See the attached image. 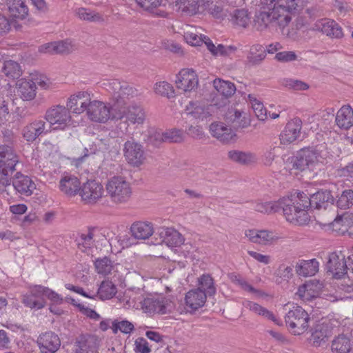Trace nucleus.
Wrapping results in <instances>:
<instances>
[{
  "label": "nucleus",
  "instance_id": "nucleus-1",
  "mask_svg": "<svg viewBox=\"0 0 353 353\" xmlns=\"http://www.w3.org/2000/svg\"><path fill=\"white\" fill-rule=\"evenodd\" d=\"M105 89L112 95L113 119H125L128 125L143 124L146 114L141 105L131 101L138 95V91L125 81L112 79L104 83Z\"/></svg>",
  "mask_w": 353,
  "mask_h": 353
},
{
  "label": "nucleus",
  "instance_id": "nucleus-2",
  "mask_svg": "<svg viewBox=\"0 0 353 353\" xmlns=\"http://www.w3.org/2000/svg\"><path fill=\"white\" fill-rule=\"evenodd\" d=\"M323 151L317 148L302 149L296 157H288L285 162L284 174L289 172L291 174H297L299 171L314 170L324 161Z\"/></svg>",
  "mask_w": 353,
  "mask_h": 353
},
{
  "label": "nucleus",
  "instance_id": "nucleus-3",
  "mask_svg": "<svg viewBox=\"0 0 353 353\" xmlns=\"http://www.w3.org/2000/svg\"><path fill=\"white\" fill-rule=\"evenodd\" d=\"M292 20L290 13L283 7L274 4L268 11H261L255 16L254 25L257 30H263L270 26L279 28L283 35H288L285 28Z\"/></svg>",
  "mask_w": 353,
  "mask_h": 353
},
{
  "label": "nucleus",
  "instance_id": "nucleus-4",
  "mask_svg": "<svg viewBox=\"0 0 353 353\" xmlns=\"http://www.w3.org/2000/svg\"><path fill=\"white\" fill-rule=\"evenodd\" d=\"M105 190L110 201L116 205L127 203L131 199V184L122 176H114L106 182Z\"/></svg>",
  "mask_w": 353,
  "mask_h": 353
},
{
  "label": "nucleus",
  "instance_id": "nucleus-5",
  "mask_svg": "<svg viewBox=\"0 0 353 353\" xmlns=\"http://www.w3.org/2000/svg\"><path fill=\"white\" fill-rule=\"evenodd\" d=\"M280 209H283V214L286 220L294 225H303L310 221V216L307 212L308 208L303 205V202L298 198V194L294 200L283 198L280 200Z\"/></svg>",
  "mask_w": 353,
  "mask_h": 353
},
{
  "label": "nucleus",
  "instance_id": "nucleus-6",
  "mask_svg": "<svg viewBox=\"0 0 353 353\" xmlns=\"http://www.w3.org/2000/svg\"><path fill=\"white\" fill-rule=\"evenodd\" d=\"M184 39L188 44L192 46H200L205 44L209 51L216 56L228 55L235 50L234 47L230 46H225L219 44L215 46L208 37L201 34L197 28L193 27L187 26L184 32Z\"/></svg>",
  "mask_w": 353,
  "mask_h": 353
},
{
  "label": "nucleus",
  "instance_id": "nucleus-7",
  "mask_svg": "<svg viewBox=\"0 0 353 353\" xmlns=\"http://www.w3.org/2000/svg\"><path fill=\"white\" fill-rule=\"evenodd\" d=\"M309 314L300 306H294L285 316L286 325L294 335L304 333L308 328Z\"/></svg>",
  "mask_w": 353,
  "mask_h": 353
},
{
  "label": "nucleus",
  "instance_id": "nucleus-8",
  "mask_svg": "<svg viewBox=\"0 0 353 353\" xmlns=\"http://www.w3.org/2000/svg\"><path fill=\"white\" fill-rule=\"evenodd\" d=\"M86 114L90 121L96 123H105L109 120H114L112 99H111V105L102 101L90 99Z\"/></svg>",
  "mask_w": 353,
  "mask_h": 353
},
{
  "label": "nucleus",
  "instance_id": "nucleus-9",
  "mask_svg": "<svg viewBox=\"0 0 353 353\" xmlns=\"http://www.w3.org/2000/svg\"><path fill=\"white\" fill-rule=\"evenodd\" d=\"M339 323L335 319H323L312 329L310 341L314 347L325 345L338 327Z\"/></svg>",
  "mask_w": 353,
  "mask_h": 353
},
{
  "label": "nucleus",
  "instance_id": "nucleus-10",
  "mask_svg": "<svg viewBox=\"0 0 353 353\" xmlns=\"http://www.w3.org/2000/svg\"><path fill=\"white\" fill-rule=\"evenodd\" d=\"M141 308L145 313L166 314L171 312L174 305L170 299L163 296H150L144 298L141 302Z\"/></svg>",
  "mask_w": 353,
  "mask_h": 353
},
{
  "label": "nucleus",
  "instance_id": "nucleus-11",
  "mask_svg": "<svg viewBox=\"0 0 353 353\" xmlns=\"http://www.w3.org/2000/svg\"><path fill=\"white\" fill-rule=\"evenodd\" d=\"M123 154L126 162L133 168H139L146 161L144 147L134 139L125 141L123 146Z\"/></svg>",
  "mask_w": 353,
  "mask_h": 353
},
{
  "label": "nucleus",
  "instance_id": "nucleus-12",
  "mask_svg": "<svg viewBox=\"0 0 353 353\" xmlns=\"http://www.w3.org/2000/svg\"><path fill=\"white\" fill-rule=\"evenodd\" d=\"M45 119L53 130H64L72 120L68 109L60 105L50 108L46 112Z\"/></svg>",
  "mask_w": 353,
  "mask_h": 353
},
{
  "label": "nucleus",
  "instance_id": "nucleus-13",
  "mask_svg": "<svg viewBox=\"0 0 353 353\" xmlns=\"http://www.w3.org/2000/svg\"><path fill=\"white\" fill-rule=\"evenodd\" d=\"M299 199L303 202L305 208L314 207L316 209H326L333 205L334 197L328 190H321L309 197L304 192H298Z\"/></svg>",
  "mask_w": 353,
  "mask_h": 353
},
{
  "label": "nucleus",
  "instance_id": "nucleus-14",
  "mask_svg": "<svg viewBox=\"0 0 353 353\" xmlns=\"http://www.w3.org/2000/svg\"><path fill=\"white\" fill-rule=\"evenodd\" d=\"M176 87L184 94L195 91L199 85L196 73L192 69H183L177 75Z\"/></svg>",
  "mask_w": 353,
  "mask_h": 353
},
{
  "label": "nucleus",
  "instance_id": "nucleus-15",
  "mask_svg": "<svg viewBox=\"0 0 353 353\" xmlns=\"http://www.w3.org/2000/svg\"><path fill=\"white\" fill-rule=\"evenodd\" d=\"M245 235L250 242L261 245H272L280 239L274 232L265 230H246Z\"/></svg>",
  "mask_w": 353,
  "mask_h": 353
},
{
  "label": "nucleus",
  "instance_id": "nucleus-16",
  "mask_svg": "<svg viewBox=\"0 0 353 353\" xmlns=\"http://www.w3.org/2000/svg\"><path fill=\"white\" fill-rule=\"evenodd\" d=\"M91 94L88 91H79L72 94L67 100L66 108L74 114H80L86 112Z\"/></svg>",
  "mask_w": 353,
  "mask_h": 353
},
{
  "label": "nucleus",
  "instance_id": "nucleus-17",
  "mask_svg": "<svg viewBox=\"0 0 353 353\" xmlns=\"http://www.w3.org/2000/svg\"><path fill=\"white\" fill-rule=\"evenodd\" d=\"M81 199L86 203H96L103 194V185L95 180L83 183L79 191Z\"/></svg>",
  "mask_w": 353,
  "mask_h": 353
},
{
  "label": "nucleus",
  "instance_id": "nucleus-18",
  "mask_svg": "<svg viewBox=\"0 0 353 353\" xmlns=\"http://www.w3.org/2000/svg\"><path fill=\"white\" fill-rule=\"evenodd\" d=\"M37 343L41 353H55L61 346V340L57 334L49 331L40 334Z\"/></svg>",
  "mask_w": 353,
  "mask_h": 353
},
{
  "label": "nucleus",
  "instance_id": "nucleus-19",
  "mask_svg": "<svg viewBox=\"0 0 353 353\" xmlns=\"http://www.w3.org/2000/svg\"><path fill=\"white\" fill-rule=\"evenodd\" d=\"M323 288V283L320 281L316 279L310 280L299 286L296 295L303 301H310L319 296Z\"/></svg>",
  "mask_w": 353,
  "mask_h": 353
},
{
  "label": "nucleus",
  "instance_id": "nucleus-20",
  "mask_svg": "<svg viewBox=\"0 0 353 353\" xmlns=\"http://www.w3.org/2000/svg\"><path fill=\"white\" fill-rule=\"evenodd\" d=\"M327 268L333 277L340 279L347 272L345 255L341 252H333L329 255Z\"/></svg>",
  "mask_w": 353,
  "mask_h": 353
},
{
  "label": "nucleus",
  "instance_id": "nucleus-21",
  "mask_svg": "<svg viewBox=\"0 0 353 353\" xmlns=\"http://www.w3.org/2000/svg\"><path fill=\"white\" fill-rule=\"evenodd\" d=\"M211 105H205L199 101H190L186 105L185 113L187 116L196 121H203L212 115Z\"/></svg>",
  "mask_w": 353,
  "mask_h": 353
},
{
  "label": "nucleus",
  "instance_id": "nucleus-22",
  "mask_svg": "<svg viewBox=\"0 0 353 353\" xmlns=\"http://www.w3.org/2000/svg\"><path fill=\"white\" fill-rule=\"evenodd\" d=\"M302 121L299 118L290 121L280 134L281 143L289 145L294 142L300 136Z\"/></svg>",
  "mask_w": 353,
  "mask_h": 353
},
{
  "label": "nucleus",
  "instance_id": "nucleus-23",
  "mask_svg": "<svg viewBox=\"0 0 353 353\" xmlns=\"http://www.w3.org/2000/svg\"><path fill=\"white\" fill-rule=\"evenodd\" d=\"M313 29L331 37L339 39L343 36L341 27L334 20L328 19H322L317 21L314 23Z\"/></svg>",
  "mask_w": 353,
  "mask_h": 353
},
{
  "label": "nucleus",
  "instance_id": "nucleus-24",
  "mask_svg": "<svg viewBox=\"0 0 353 353\" xmlns=\"http://www.w3.org/2000/svg\"><path fill=\"white\" fill-rule=\"evenodd\" d=\"M176 9L188 16L205 13L203 0H176Z\"/></svg>",
  "mask_w": 353,
  "mask_h": 353
},
{
  "label": "nucleus",
  "instance_id": "nucleus-25",
  "mask_svg": "<svg viewBox=\"0 0 353 353\" xmlns=\"http://www.w3.org/2000/svg\"><path fill=\"white\" fill-rule=\"evenodd\" d=\"M44 133H46V122L41 119L31 121L26 125L21 131L23 139L31 143Z\"/></svg>",
  "mask_w": 353,
  "mask_h": 353
},
{
  "label": "nucleus",
  "instance_id": "nucleus-26",
  "mask_svg": "<svg viewBox=\"0 0 353 353\" xmlns=\"http://www.w3.org/2000/svg\"><path fill=\"white\" fill-rule=\"evenodd\" d=\"M12 185L21 195L30 196L36 189L35 183L28 176L17 172L12 179Z\"/></svg>",
  "mask_w": 353,
  "mask_h": 353
},
{
  "label": "nucleus",
  "instance_id": "nucleus-27",
  "mask_svg": "<svg viewBox=\"0 0 353 353\" xmlns=\"http://www.w3.org/2000/svg\"><path fill=\"white\" fill-rule=\"evenodd\" d=\"M98 345L99 340L96 336L83 334L77 339L74 353H94Z\"/></svg>",
  "mask_w": 353,
  "mask_h": 353
},
{
  "label": "nucleus",
  "instance_id": "nucleus-28",
  "mask_svg": "<svg viewBox=\"0 0 353 353\" xmlns=\"http://www.w3.org/2000/svg\"><path fill=\"white\" fill-rule=\"evenodd\" d=\"M75 48L70 40L54 41L45 43L39 47V52L48 54L69 53Z\"/></svg>",
  "mask_w": 353,
  "mask_h": 353
},
{
  "label": "nucleus",
  "instance_id": "nucleus-29",
  "mask_svg": "<svg viewBox=\"0 0 353 353\" xmlns=\"http://www.w3.org/2000/svg\"><path fill=\"white\" fill-rule=\"evenodd\" d=\"M131 235L137 240L148 239L154 233V225L149 221H135L130 228Z\"/></svg>",
  "mask_w": 353,
  "mask_h": 353
},
{
  "label": "nucleus",
  "instance_id": "nucleus-30",
  "mask_svg": "<svg viewBox=\"0 0 353 353\" xmlns=\"http://www.w3.org/2000/svg\"><path fill=\"white\" fill-rule=\"evenodd\" d=\"M18 163L19 157L13 148L8 145H1L0 165L8 168L11 172H13Z\"/></svg>",
  "mask_w": 353,
  "mask_h": 353
},
{
  "label": "nucleus",
  "instance_id": "nucleus-31",
  "mask_svg": "<svg viewBox=\"0 0 353 353\" xmlns=\"http://www.w3.org/2000/svg\"><path fill=\"white\" fill-rule=\"evenodd\" d=\"M210 132L212 137L223 143H229L235 137L232 128L222 122L212 123L210 126Z\"/></svg>",
  "mask_w": 353,
  "mask_h": 353
},
{
  "label": "nucleus",
  "instance_id": "nucleus-32",
  "mask_svg": "<svg viewBox=\"0 0 353 353\" xmlns=\"http://www.w3.org/2000/svg\"><path fill=\"white\" fill-rule=\"evenodd\" d=\"M226 120L234 129L245 128L250 125V119L247 112L232 109L228 111Z\"/></svg>",
  "mask_w": 353,
  "mask_h": 353
},
{
  "label": "nucleus",
  "instance_id": "nucleus-33",
  "mask_svg": "<svg viewBox=\"0 0 353 353\" xmlns=\"http://www.w3.org/2000/svg\"><path fill=\"white\" fill-rule=\"evenodd\" d=\"M336 125L341 130H349L353 126V109L349 105H343L336 112Z\"/></svg>",
  "mask_w": 353,
  "mask_h": 353
},
{
  "label": "nucleus",
  "instance_id": "nucleus-34",
  "mask_svg": "<svg viewBox=\"0 0 353 353\" xmlns=\"http://www.w3.org/2000/svg\"><path fill=\"white\" fill-rule=\"evenodd\" d=\"M59 188L64 194L74 196L80 191L81 183L77 176L65 174L60 180Z\"/></svg>",
  "mask_w": 353,
  "mask_h": 353
},
{
  "label": "nucleus",
  "instance_id": "nucleus-35",
  "mask_svg": "<svg viewBox=\"0 0 353 353\" xmlns=\"http://www.w3.org/2000/svg\"><path fill=\"white\" fill-rule=\"evenodd\" d=\"M206 298V294L200 289L190 290L185 298L186 306L195 311L204 305Z\"/></svg>",
  "mask_w": 353,
  "mask_h": 353
},
{
  "label": "nucleus",
  "instance_id": "nucleus-36",
  "mask_svg": "<svg viewBox=\"0 0 353 353\" xmlns=\"http://www.w3.org/2000/svg\"><path fill=\"white\" fill-rule=\"evenodd\" d=\"M319 263L316 259L299 260L295 265L296 273L301 276H312L318 272Z\"/></svg>",
  "mask_w": 353,
  "mask_h": 353
},
{
  "label": "nucleus",
  "instance_id": "nucleus-37",
  "mask_svg": "<svg viewBox=\"0 0 353 353\" xmlns=\"http://www.w3.org/2000/svg\"><path fill=\"white\" fill-rule=\"evenodd\" d=\"M100 234L95 229H90L86 232L82 233L78 240V248L82 252H88L94 246L95 242L98 241Z\"/></svg>",
  "mask_w": 353,
  "mask_h": 353
},
{
  "label": "nucleus",
  "instance_id": "nucleus-38",
  "mask_svg": "<svg viewBox=\"0 0 353 353\" xmlns=\"http://www.w3.org/2000/svg\"><path fill=\"white\" fill-rule=\"evenodd\" d=\"M39 285L30 288L29 293L23 296L22 302L26 306L32 309H41L46 305V301L41 294H38L36 291Z\"/></svg>",
  "mask_w": 353,
  "mask_h": 353
},
{
  "label": "nucleus",
  "instance_id": "nucleus-39",
  "mask_svg": "<svg viewBox=\"0 0 353 353\" xmlns=\"http://www.w3.org/2000/svg\"><path fill=\"white\" fill-rule=\"evenodd\" d=\"M160 235L163 238V243L168 247H179L184 242V238L181 234L172 228H163Z\"/></svg>",
  "mask_w": 353,
  "mask_h": 353
},
{
  "label": "nucleus",
  "instance_id": "nucleus-40",
  "mask_svg": "<svg viewBox=\"0 0 353 353\" xmlns=\"http://www.w3.org/2000/svg\"><path fill=\"white\" fill-rule=\"evenodd\" d=\"M36 83L32 80L21 79L17 83V92L23 101H31L36 97Z\"/></svg>",
  "mask_w": 353,
  "mask_h": 353
},
{
  "label": "nucleus",
  "instance_id": "nucleus-41",
  "mask_svg": "<svg viewBox=\"0 0 353 353\" xmlns=\"http://www.w3.org/2000/svg\"><path fill=\"white\" fill-rule=\"evenodd\" d=\"M10 16L18 20H23L28 15V8L22 0H7Z\"/></svg>",
  "mask_w": 353,
  "mask_h": 353
},
{
  "label": "nucleus",
  "instance_id": "nucleus-42",
  "mask_svg": "<svg viewBox=\"0 0 353 353\" xmlns=\"http://www.w3.org/2000/svg\"><path fill=\"white\" fill-rule=\"evenodd\" d=\"M351 349V340L346 334H340L332 341L331 350L333 353H349Z\"/></svg>",
  "mask_w": 353,
  "mask_h": 353
},
{
  "label": "nucleus",
  "instance_id": "nucleus-43",
  "mask_svg": "<svg viewBox=\"0 0 353 353\" xmlns=\"http://www.w3.org/2000/svg\"><path fill=\"white\" fill-rule=\"evenodd\" d=\"M243 305L254 314L270 319L278 325H281L280 320L278 319L272 312L269 311L261 305L253 301H245L243 302Z\"/></svg>",
  "mask_w": 353,
  "mask_h": 353
},
{
  "label": "nucleus",
  "instance_id": "nucleus-44",
  "mask_svg": "<svg viewBox=\"0 0 353 353\" xmlns=\"http://www.w3.org/2000/svg\"><path fill=\"white\" fill-rule=\"evenodd\" d=\"M228 158L237 163L242 165H250L256 161V156L249 152L239 150H231L228 152Z\"/></svg>",
  "mask_w": 353,
  "mask_h": 353
},
{
  "label": "nucleus",
  "instance_id": "nucleus-45",
  "mask_svg": "<svg viewBox=\"0 0 353 353\" xmlns=\"http://www.w3.org/2000/svg\"><path fill=\"white\" fill-rule=\"evenodd\" d=\"M117 293L116 285L110 280H103L99 285L96 296L101 300H109Z\"/></svg>",
  "mask_w": 353,
  "mask_h": 353
},
{
  "label": "nucleus",
  "instance_id": "nucleus-46",
  "mask_svg": "<svg viewBox=\"0 0 353 353\" xmlns=\"http://www.w3.org/2000/svg\"><path fill=\"white\" fill-rule=\"evenodd\" d=\"M119 264L114 265L108 257L97 259L94 262L97 272L99 274L108 275L118 270Z\"/></svg>",
  "mask_w": 353,
  "mask_h": 353
},
{
  "label": "nucleus",
  "instance_id": "nucleus-47",
  "mask_svg": "<svg viewBox=\"0 0 353 353\" xmlns=\"http://www.w3.org/2000/svg\"><path fill=\"white\" fill-rule=\"evenodd\" d=\"M213 85L220 94L226 98L232 96L236 91V87L233 83L221 79H214Z\"/></svg>",
  "mask_w": 353,
  "mask_h": 353
},
{
  "label": "nucleus",
  "instance_id": "nucleus-48",
  "mask_svg": "<svg viewBox=\"0 0 353 353\" xmlns=\"http://www.w3.org/2000/svg\"><path fill=\"white\" fill-rule=\"evenodd\" d=\"M137 5L143 10L159 17L164 16V12L159 11L162 0H135Z\"/></svg>",
  "mask_w": 353,
  "mask_h": 353
},
{
  "label": "nucleus",
  "instance_id": "nucleus-49",
  "mask_svg": "<svg viewBox=\"0 0 353 353\" xmlns=\"http://www.w3.org/2000/svg\"><path fill=\"white\" fill-rule=\"evenodd\" d=\"M353 292V286L347 285L345 286L341 285L334 293H329L325 294V299L331 302H335L338 301H343L350 297V294Z\"/></svg>",
  "mask_w": 353,
  "mask_h": 353
},
{
  "label": "nucleus",
  "instance_id": "nucleus-50",
  "mask_svg": "<svg viewBox=\"0 0 353 353\" xmlns=\"http://www.w3.org/2000/svg\"><path fill=\"white\" fill-rule=\"evenodd\" d=\"M2 72L10 79H17L21 75L20 65L13 60H6L3 62Z\"/></svg>",
  "mask_w": 353,
  "mask_h": 353
},
{
  "label": "nucleus",
  "instance_id": "nucleus-51",
  "mask_svg": "<svg viewBox=\"0 0 353 353\" xmlns=\"http://www.w3.org/2000/svg\"><path fill=\"white\" fill-rule=\"evenodd\" d=\"M231 280L234 283L241 287L243 290L254 294L257 298L267 296L265 292L254 288L247 281L239 275L231 276Z\"/></svg>",
  "mask_w": 353,
  "mask_h": 353
},
{
  "label": "nucleus",
  "instance_id": "nucleus-52",
  "mask_svg": "<svg viewBox=\"0 0 353 353\" xmlns=\"http://www.w3.org/2000/svg\"><path fill=\"white\" fill-rule=\"evenodd\" d=\"M75 14L81 20L90 22L103 21V19L99 13L85 8H77L75 10Z\"/></svg>",
  "mask_w": 353,
  "mask_h": 353
},
{
  "label": "nucleus",
  "instance_id": "nucleus-53",
  "mask_svg": "<svg viewBox=\"0 0 353 353\" xmlns=\"http://www.w3.org/2000/svg\"><path fill=\"white\" fill-rule=\"evenodd\" d=\"M34 292L38 294H41L43 299L46 297L54 304H61L63 303L61 296L48 287L39 285Z\"/></svg>",
  "mask_w": 353,
  "mask_h": 353
},
{
  "label": "nucleus",
  "instance_id": "nucleus-54",
  "mask_svg": "<svg viewBox=\"0 0 353 353\" xmlns=\"http://www.w3.org/2000/svg\"><path fill=\"white\" fill-rule=\"evenodd\" d=\"M199 285L198 289L203 291L206 294V296L214 295L216 292L213 279L209 274H203L199 279Z\"/></svg>",
  "mask_w": 353,
  "mask_h": 353
},
{
  "label": "nucleus",
  "instance_id": "nucleus-55",
  "mask_svg": "<svg viewBox=\"0 0 353 353\" xmlns=\"http://www.w3.org/2000/svg\"><path fill=\"white\" fill-rule=\"evenodd\" d=\"M161 141L170 142H181L184 139V133L181 130L171 129L166 130L163 133H158Z\"/></svg>",
  "mask_w": 353,
  "mask_h": 353
},
{
  "label": "nucleus",
  "instance_id": "nucleus-56",
  "mask_svg": "<svg viewBox=\"0 0 353 353\" xmlns=\"http://www.w3.org/2000/svg\"><path fill=\"white\" fill-rule=\"evenodd\" d=\"M248 99L252 105V108L256 117L261 121H264L268 118L267 110L263 104L256 99L253 95L249 94Z\"/></svg>",
  "mask_w": 353,
  "mask_h": 353
},
{
  "label": "nucleus",
  "instance_id": "nucleus-57",
  "mask_svg": "<svg viewBox=\"0 0 353 353\" xmlns=\"http://www.w3.org/2000/svg\"><path fill=\"white\" fill-rule=\"evenodd\" d=\"M280 200L278 202H256L254 203V210L261 213H272L280 210Z\"/></svg>",
  "mask_w": 353,
  "mask_h": 353
},
{
  "label": "nucleus",
  "instance_id": "nucleus-58",
  "mask_svg": "<svg viewBox=\"0 0 353 353\" xmlns=\"http://www.w3.org/2000/svg\"><path fill=\"white\" fill-rule=\"evenodd\" d=\"M265 56V50L262 46L254 45L250 48V54L248 58L250 62L256 63L263 60Z\"/></svg>",
  "mask_w": 353,
  "mask_h": 353
},
{
  "label": "nucleus",
  "instance_id": "nucleus-59",
  "mask_svg": "<svg viewBox=\"0 0 353 353\" xmlns=\"http://www.w3.org/2000/svg\"><path fill=\"white\" fill-rule=\"evenodd\" d=\"M232 21L236 26L246 28L250 22V17L247 10H237L234 13Z\"/></svg>",
  "mask_w": 353,
  "mask_h": 353
},
{
  "label": "nucleus",
  "instance_id": "nucleus-60",
  "mask_svg": "<svg viewBox=\"0 0 353 353\" xmlns=\"http://www.w3.org/2000/svg\"><path fill=\"white\" fill-rule=\"evenodd\" d=\"M282 84L285 88L295 91H303L310 88V85L307 83L290 78L283 79Z\"/></svg>",
  "mask_w": 353,
  "mask_h": 353
},
{
  "label": "nucleus",
  "instance_id": "nucleus-61",
  "mask_svg": "<svg viewBox=\"0 0 353 353\" xmlns=\"http://www.w3.org/2000/svg\"><path fill=\"white\" fill-rule=\"evenodd\" d=\"M205 4V12H208L214 18H221L223 17V8L222 6L210 0H203Z\"/></svg>",
  "mask_w": 353,
  "mask_h": 353
},
{
  "label": "nucleus",
  "instance_id": "nucleus-62",
  "mask_svg": "<svg viewBox=\"0 0 353 353\" xmlns=\"http://www.w3.org/2000/svg\"><path fill=\"white\" fill-rule=\"evenodd\" d=\"M154 91L161 96L171 97L174 95V90L171 84L166 81H160L155 84Z\"/></svg>",
  "mask_w": 353,
  "mask_h": 353
},
{
  "label": "nucleus",
  "instance_id": "nucleus-63",
  "mask_svg": "<svg viewBox=\"0 0 353 353\" xmlns=\"http://www.w3.org/2000/svg\"><path fill=\"white\" fill-rule=\"evenodd\" d=\"M353 205V191L345 190L337 201V205L341 209H347Z\"/></svg>",
  "mask_w": 353,
  "mask_h": 353
},
{
  "label": "nucleus",
  "instance_id": "nucleus-64",
  "mask_svg": "<svg viewBox=\"0 0 353 353\" xmlns=\"http://www.w3.org/2000/svg\"><path fill=\"white\" fill-rule=\"evenodd\" d=\"M277 5L283 7L285 10L292 15L302 7V0H282L281 3Z\"/></svg>",
  "mask_w": 353,
  "mask_h": 353
}]
</instances>
